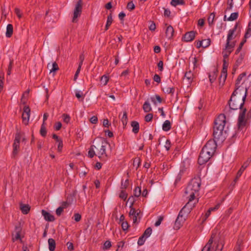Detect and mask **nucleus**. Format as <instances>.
Here are the masks:
<instances>
[{"mask_svg": "<svg viewBox=\"0 0 251 251\" xmlns=\"http://www.w3.org/2000/svg\"><path fill=\"white\" fill-rule=\"evenodd\" d=\"M88 152V156L92 158L95 155L97 156L101 161H105L107 158L106 149L108 142L103 138H98L94 140Z\"/></svg>", "mask_w": 251, "mask_h": 251, "instance_id": "nucleus-1", "label": "nucleus"}, {"mask_svg": "<svg viewBox=\"0 0 251 251\" xmlns=\"http://www.w3.org/2000/svg\"><path fill=\"white\" fill-rule=\"evenodd\" d=\"M240 100V99L234 96V94L232 95L228 103L231 110L240 109L238 119V126L239 129H242L246 126L245 114L247 112V109L243 107L245 100H242V101L241 102Z\"/></svg>", "mask_w": 251, "mask_h": 251, "instance_id": "nucleus-2", "label": "nucleus"}, {"mask_svg": "<svg viewBox=\"0 0 251 251\" xmlns=\"http://www.w3.org/2000/svg\"><path fill=\"white\" fill-rule=\"evenodd\" d=\"M201 184V179L199 177H195L191 179L185 190V195L188 201L189 205H194L198 202V200H196V195L198 194Z\"/></svg>", "mask_w": 251, "mask_h": 251, "instance_id": "nucleus-3", "label": "nucleus"}, {"mask_svg": "<svg viewBox=\"0 0 251 251\" xmlns=\"http://www.w3.org/2000/svg\"><path fill=\"white\" fill-rule=\"evenodd\" d=\"M226 123L225 114H221L215 120L213 135L217 141L223 142L226 138V132L224 130Z\"/></svg>", "mask_w": 251, "mask_h": 251, "instance_id": "nucleus-4", "label": "nucleus"}, {"mask_svg": "<svg viewBox=\"0 0 251 251\" xmlns=\"http://www.w3.org/2000/svg\"><path fill=\"white\" fill-rule=\"evenodd\" d=\"M193 208V205L189 206V203H186L181 209L175 223L174 228L175 229H179L185 221L186 216L184 215V214L190 213Z\"/></svg>", "mask_w": 251, "mask_h": 251, "instance_id": "nucleus-5", "label": "nucleus"}, {"mask_svg": "<svg viewBox=\"0 0 251 251\" xmlns=\"http://www.w3.org/2000/svg\"><path fill=\"white\" fill-rule=\"evenodd\" d=\"M236 29V26L233 29L229 30L227 35V41L225 50L223 51V57L226 58L228 57L231 52L233 51L235 46L234 42H230V41L234 38V32Z\"/></svg>", "mask_w": 251, "mask_h": 251, "instance_id": "nucleus-6", "label": "nucleus"}, {"mask_svg": "<svg viewBox=\"0 0 251 251\" xmlns=\"http://www.w3.org/2000/svg\"><path fill=\"white\" fill-rule=\"evenodd\" d=\"M247 93V89L245 87H236V88L232 95L234 94V96L240 99V101H242V100H245Z\"/></svg>", "mask_w": 251, "mask_h": 251, "instance_id": "nucleus-7", "label": "nucleus"}, {"mask_svg": "<svg viewBox=\"0 0 251 251\" xmlns=\"http://www.w3.org/2000/svg\"><path fill=\"white\" fill-rule=\"evenodd\" d=\"M83 2L82 0H79L75 4L73 12V23H76L77 18L80 16L82 10Z\"/></svg>", "mask_w": 251, "mask_h": 251, "instance_id": "nucleus-8", "label": "nucleus"}, {"mask_svg": "<svg viewBox=\"0 0 251 251\" xmlns=\"http://www.w3.org/2000/svg\"><path fill=\"white\" fill-rule=\"evenodd\" d=\"M216 147L217 145L215 141L209 140L203 147L202 150L212 156L216 151Z\"/></svg>", "mask_w": 251, "mask_h": 251, "instance_id": "nucleus-9", "label": "nucleus"}, {"mask_svg": "<svg viewBox=\"0 0 251 251\" xmlns=\"http://www.w3.org/2000/svg\"><path fill=\"white\" fill-rule=\"evenodd\" d=\"M23 133L20 131H17L15 134V137L14 142L13 145V154L14 155H16L19 150L20 148V141L22 137Z\"/></svg>", "mask_w": 251, "mask_h": 251, "instance_id": "nucleus-10", "label": "nucleus"}, {"mask_svg": "<svg viewBox=\"0 0 251 251\" xmlns=\"http://www.w3.org/2000/svg\"><path fill=\"white\" fill-rule=\"evenodd\" d=\"M212 155L207 153L202 149L198 158V163L200 165H202L206 163L211 157Z\"/></svg>", "mask_w": 251, "mask_h": 251, "instance_id": "nucleus-11", "label": "nucleus"}, {"mask_svg": "<svg viewBox=\"0 0 251 251\" xmlns=\"http://www.w3.org/2000/svg\"><path fill=\"white\" fill-rule=\"evenodd\" d=\"M30 109L29 107L27 106H25L22 117L23 123L25 125H27L28 124L30 117Z\"/></svg>", "mask_w": 251, "mask_h": 251, "instance_id": "nucleus-12", "label": "nucleus"}, {"mask_svg": "<svg viewBox=\"0 0 251 251\" xmlns=\"http://www.w3.org/2000/svg\"><path fill=\"white\" fill-rule=\"evenodd\" d=\"M196 32L194 31H191L186 33L184 36V40L186 42H191L193 41L196 36Z\"/></svg>", "mask_w": 251, "mask_h": 251, "instance_id": "nucleus-13", "label": "nucleus"}, {"mask_svg": "<svg viewBox=\"0 0 251 251\" xmlns=\"http://www.w3.org/2000/svg\"><path fill=\"white\" fill-rule=\"evenodd\" d=\"M216 233L213 232L211 234V237L209 240L208 243L206 245L203 247L201 251H211V246L213 243V239L216 237Z\"/></svg>", "mask_w": 251, "mask_h": 251, "instance_id": "nucleus-14", "label": "nucleus"}, {"mask_svg": "<svg viewBox=\"0 0 251 251\" xmlns=\"http://www.w3.org/2000/svg\"><path fill=\"white\" fill-rule=\"evenodd\" d=\"M194 79V75L191 71L186 72L183 78L184 81H185L188 84L191 83Z\"/></svg>", "mask_w": 251, "mask_h": 251, "instance_id": "nucleus-15", "label": "nucleus"}, {"mask_svg": "<svg viewBox=\"0 0 251 251\" xmlns=\"http://www.w3.org/2000/svg\"><path fill=\"white\" fill-rule=\"evenodd\" d=\"M165 25L166 26L165 31L166 36L167 38L170 39L172 38L174 35V28L171 25H168L167 24H165Z\"/></svg>", "mask_w": 251, "mask_h": 251, "instance_id": "nucleus-16", "label": "nucleus"}, {"mask_svg": "<svg viewBox=\"0 0 251 251\" xmlns=\"http://www.w3.org/2000/svg\"><path fill=\"white\" fill-rule=\"evenodd\" d=\"M42 214L44 216V219L47 221L52 222L55 220L53 215L44 210H42Z\"/></svg>", "mask_w": 251, "mask_h": 251, "instance_id": "nucleus-17", "label": "nucleus"}, {"mask_svg": "<svg viewBox=\"0 0 251 251\" xmlns=\"http://www.w3.org/2000/svg\"><path fill=\"white\" fill-rule=\"evenodd\" d=\"M245 75L246 74L245 73H242L238 76L236 81L235 87H245L243 86L244 81L242 80Z\"/></svg>", "mask_w": 251, "mask_h": 251, "instance_id": "nucleus-18", "label": "nucleus"}, {"mask_svg": "<svg viewBox=\"0 0 251 251\" xmlns=\"http://www.w3.org/2000/svg\"><path fill=\"white\" fill-rule=\"evenodd\" d=\"M49 249L50 251H54L56 244L55 240L52 238H50L48 239Z\"/></svg>", "mask_w": 251, "mask_h": 251, "instance_id": "nucleus-19", "label": "nucleus"}, {"mask_svg": "<svg viewBox=\"0 0 251 251\" xmlns=\"http://www.w3.org/2000/svg\"><path fill=\"white\" fill-rule=\"evenodd\" d=\"M20 209L24 214H27L30 209V207L28 204H22L20 205Z\"/></svg>", "mask_w": 251, "mask_h": 251, "instance_id": "nucleus-20", "label": "nucleus"}, {"mask_svg": "<svg viewBox=\"0 0 251 251\" xmlns=\"http://www.w3.org/2000/svg\"><path fill=\"white\" fill-rule=\"evenodd\" d=\"M21 230H22V229L20 226H15L16 233L13 238V240H17L20 239Z\"/></svg>", "mask_w": 251, "mask_h": 251, "instance_id": "nucleus-21", "label": "nucleus"}, {"mask_svg": "<svg viewBox=\"0 0 251 251\" xmlns=\"http://www.w3.org/2000/svg\"><path fill=\"white\" fill-rule=\"evenodd\" d=\"M131 126L132 127V132L134 133H137L139 130V123L136 121H132Z\"/></svg>", "mask_w": 251, "mask_h": 251, "instance_id": "nucleus-22", "label": "nucleus"}, {"mask_svg": "<svg viewBox=\"0 0 251 251\" xmlns=\"http://www.w3.org/2000/svg\"><path fill=\"white\" fill-rule=\"evenodd\" d=\"M227 76V73H221V75L219 77V85L223 86L224 85L225 82L226 80Z\"/></svg>", "mask_w": 251, "mask_h": 251, "instance_id": "nucleus-23", "label": "nucleus"}, {"mask_svg": "<svg viewBox=\"0 0 251 251\" xmlns=\"http://www.w3.org/2000/svg\"><path fill=\"white\" fill-rule=\"evenodd\" d=\"M143 109L145 112H149L151 111L152 108L148 101H145L143 105Z\"/></svg>", "mask_w": 251, "mask_h": 251, "instance_id": "nucleus-24", "label": "nucleus"}, {"mask_svg": "<svg viewBox=\"0 0 251 251\" xmlns=\"http://www.w3.org/2000/svg\"><path fill=\"white\" fill-rule=\"evenodd\" d=\"M171 128V122L169 120H166L162 126V129L164 131H167Z\"/></svg>", "mask_w": 251, "mask_h": 251, "instance_id": "nucleus-25", "label": "nucleus"}, {"mask_svg": "<svg viewBox=\"0 0 251 251\" xmlns=\"http://www.w3.org/2000/svg\"><path fill=\"white\" fill-rule=\"evenodd\" d=\"M13 33V25L11 24H8L6 27V36L7 37H10Z\"/></svg>", "mask_w": 251, "mask_h": 251, "instance_id": "nucleus-26", "label": "nucleus"}, {"mask_svg": "<svg viewBox=\"0 0 251 251\" xmlns=\"http://www.w3.org/2000/svg\"><path fill=\"white\" fill-rule=\"evenodd\" d=\"M112 22H113L112 16L111 14H110L107 16V22H106V24L105 27V30H107L108 29V28H109V26H110V25H111Z\"/></svg>", "mask_w": 251, "mask_h": 251, "instance_id": "nucleus-27", "label": "nucleus"}, {"mask_svg": "<svg viewBox=\"0 0 251 251\" xmlns=\"http://www.w3.org/2000/svg\"><path fill=\"white\" fill-rule=\"evenodd\" d=\"M251 161V159L250 158H248L247 160L243 163L240 169V170L242 171V172H244V170L247 168V167L249 165L250 162Z\"/></svg>", "mask_w": 251, "mask_h": 251, "instance_id": "nucleus-28", "label": "nucleus"}, {"mask_svg": "<svg viewBox=\"0 0 251 251\" xmlns=\"http://www.w3.org/2000/svg\"><path fill=\"white\" fill-rule=\"evenodd\" d=\"M109 81V77L106 75H103L101 77L100 82L103 86H105L107 84Z\"/></svg>", "mask_w": 251, "mask_h": 251, "instance_id": "nucleus-29", "label": "nucleus"}, {"mask_svg": "<svg viewBox=\"0 0 251 251\" xmlns=\"http://www.w3.org/2000/svg\"><path fill=\"white\" fill-rule=\"evenodd\" d=\"M121 121L123 123V125L126 126L127 123V112L125 111L123 113V115L121 118Z\"/></svg>", "mask_w": 251, "mask_h": 251, "instance_id": "nucleus-30", "label": "nucleus"}, {"mask_svg": "<svg viewBox=\"0 0 251 251\" xmlns=\"http://www.w3.org/2000/svg\"><path fill=\"white\" fill-rule=\"evenodd\" d=\"M40 133L43 137H45L46 136L47 130L44 123H43L41 125Z\"/></svg>", "mask_w": 251, "mask_h": 251, "instance_id": "nucleus-31", "label": "nucleus"}, {"mask_svg": "<svg viewBox=\"0 0 251 251\" xmlns=\"http://www.w3.org/2000/svg\"><path fill=\"white\" fill-rule=\"evenodd\" d=\"M163 90L165 93H167L168 94H173L175 91L174 87H170L168 86L164 87Z\"/></svg>", "mask_w": 251, "mask_h": 251, "instance_id": "nucleus-32", "label": "nucleus"}, {"mask_svg": "<svg viewBox=\"0 0 251 251\" xmlns=\"http://www.w3.org/2000/svg\"><path fill=\"white\" fill-rule=\"evenodd\" d=\"M151 232H152V229L151 227H148L144 231L142 236H143L144 237H145V238H147L151 235Z\"/></svg>", "mask_w": 251, "mask_h": 251, "instance_id": "nucleus-33", "label": "nucleus"}, {"mask_svg": "<svg viewBox=\"0 0 251 251\" xmlns=\"http://www.w3.org/2000/svg\"><path fill=\"white\" fill-rule=\"evenodd\" d=\"M184 1L183 0H172L171 4L174 6H176L178 4H183Z\"/></svg>", "mask_w": 251, "mask_h": 251, "instance_id": "nucleus-34", "label": "nucleus"}, {"mask_svg": "<svg viewBox=\"0 0 251 251\" xmlns=\"http://www.w3.org/2000/svg\"><path fill=\"white\" fill-rule=\"evenodd\" d=\"M141 194V189L140 187H136L134 190V196L136 197H139Z\"/></svg>", "mask_w": 251, "mask_h": 251, "instance_id": "nucleus-35", "label": "nucleus"}, {"mask_svg": "<svg viewBox=\"0 0 251 251\" xmlns=\"http://www.w3.org/2000/svg\"><path fill=\"white\" fill-rule=\"evenodd\" d=\"M151 100L152 102H153L155 104H156V100L159 102L161 103L162 102V99L161 97L158 95H156L155 97H151Z\"/></svg>", "mask_w": 251, "mask_h": 251, "instance_id": "nucleus-36", "label": "nucleus"}, {"mask_svg": "<svg viewBox=\"0 0 251 251\" xmlns=\"http://www.w3.org/2000/svg\"><path fill=\"white\" fill-rule=\"evenodd\" d=\"M202 48H206L208 47L210 45L211 43V41L210 39H206L202 40Z\"/></svg>", "mask_w": 251, "mask_h": 251, "instance_id": "nucleus-37", "label": "nucleus"}, {"mask_svg": "<svg viewBox=\"0 0 251 251\" xmlns=\"http://www.w3.org/2000/svg\"><path fill=\"white\" fill-rule=\"evenodd\" d=\"M238 13L237 12H234L231 13L230 17L228 18V21H232L237 19Z\"/></svg>", "mask_w": 251, "mask_h": 251, "instance_id": "nucleus-38", "label": "nucleus"}, {"mask_svg": "<svg viewBox=\"0 0 251 251\" xmlns=\"http://www.w3.org/2000/svg\"><path fill=\"white\" fill-rule=\"evenodd\" d=\"M215 16V15L214 13H211L210 15H209L208 18V22L209 25H211L213 24Z\"/></svg>", "mask_w": 251, "mask_h": 251, "instance_id": "nucleus-39", "label": "nucleus"}, {"mask_svg": "<svg viewBox=\"0 0 251 251\" xmlns=\"http://www.w3.org/2000/svg\"><path fill=\"white\" fill-rule=\"evenodd\" d=\"M4 74L0 75V93L2 91L3 88Z\"/></svg>", "mask_w": 251, "mask_h": 251, "instance_id": "nucleus-40", "label": "nucleus"}, {"mask_svg": "<svg viewBox=\"0 0 251 251\" xmlns=\"http://www.w3.org/2000/svg\"><path fill=\"white\" fill-rule=\"evenodd\" d=\"M62 118L63 119L64 122H65L66 124H68L70 121V116L67 114H63L62 115Z\"/></svg>", "mask_w": 251, "mask_h": 251, "instance_id": "nucleus-41", "label": "nucleus"}, {"mask_svg": "<svg viewBox=\"0 0 251 251\" xmlns=\"http://www.w3.org/2000/svg\"><path fill=\"white\" fill-rule=\"evenodd\" d=\"M52 68L50 70V73L55 72L59 70L57 64L54 62L51 65Z\"/></svg>", "mask_w": 251, "mask_h": 251, "instance_id": "nucleus-42", "label": "nucleus"}, {"mask_svg": "<svg viewBox=\"0 0 251 251\" xmlns=\"http://www.w3.org/2000/svg\"><path fill=\"white\" fill-rule=\"evenodd\" d=\"M127 194L124 190H122L119 195V197L125 201L127 198Z\"/></svg>", "mask_w": 251, "mask_h": 251, "instance_id": "nucleus-43", "label": "nucleus"}, {"mask_svg": "<svg viewBox=\"0 0 251 251\" xmlns=\"http://www.w3.org/2000/svg\"><path fill=\"white\" fill-rule=\"evenodd\" d=\"M133 165L137 169L140 165V159L139 158H135L133 160Z\"/></svg>", "mask_w": 251, "mask_h": 251, "instance_id": "nucleus-44", "label": "nucleus"}, {"mask_svg": "<svg viewBox=\"0 0 251 251\" xmlns=\"http://www.w3.org/2000/svg\"><path fill=\"white\" fill-rule=\"evenodd\" d=\"M13 60H11L9 63V64L8 67L7 72V75H9L11 74V70L13 67Z\"/></svg>", "mask_w": 251, "mask_h": 251, "instance_id": "nucleus-45", "label": "nucleus"}, {"mask_svg": "<svg viewBox=\"0 0 251 251\" xmlns=\"http://www.w3.org/2000/svg\"><path fill=\"white\" fill-rule=\"evenodd\" d=\"M251 34V22L249 24V28L245 35V38L246 39L248 38L250 35Z\"/></svg>", "mask_w": 251, "mask_h": 251, "instance_id": "nucleus-46", "label": "nucleus"}, {"mask_svg": "<svg viewBox=\"0 0 251 251\" xmlns=\"http://www.w3.org/2000/svg\"><path fill=\"white\" fill-rule=\"evenodd\" d=\"M126 7L128 10L131 11L135 8V5L133 2L131 1L128 2Z\"/></svg>", "mask_w": 251, "mask_h": 251, "instance_id": "nucleus-47", "label": "nucleus"}, {"mask_svg": "<svg viewBox=\"0 0 251 251\" xmlns=\"http://www.w3.org/2000/svg\"><path fill=\"white\" fill-rule=\"evenodd\" d=\"M153 118V115L151 113L148 114L145 117V120L147 122H149L151 121Z\"/></svg>", "mask_w": 251, "mask_h": 251, "instance_id": "nucleus-48", "label": "nucleus"}, {"mask_svg": "<svg viewBox=\"0 0 251 251\" xmlns=\"http://www.w3.org/2000/svg\"><path fill=\"white\" fill-rule=\"evenodd\" d=\"M144 238H145V237L142 235L139 238L137 243L139 246H142L144 244L145 241V239Z\"/></svg>", "mask_w": 251, "mask_h": 251, "instance_id": "nucleus-49", "label": "nucleus"}, {"mask_svg": "<svg viewBox=\"0 0 251 251\" xmlns=\"http://www.w3.org/2000/svg\"><path fill=\"white\" fill-rule=\"evenodd\" d=\"M111 246V242L109 241H106L105 242L103 245V250H107L109 249Z\"/></svg>", "mask_w": 251, "mask_h": 251, "instance_id": "nucleus-50", "label": "nucleus"}, {"mask_svg": "<svg viewBox=\"0 0 251 251\" xmlns=\"http://www.w3.org/2000/svg\"><path fill=\"white\" fill-rule=\"evenodd\" d=\"M121 226L122 227V229L124 230H126L128 229V224L127 222H123L121 224Z\"/></svg>", "mask_w": 251, "mask_h": 251, "instance_id": "nucleus-51", "label": "nucleus"}, {"mask_svg": "<svg viewBox=\"0 0 251 251\" xmlns=\"http://www.w3.org/2000/svg\"><path fill=\"white\" fill-rule=\"evenodd\" d=\"M58 145L57 147V151L58 152H61L62 151L63 149V142L61 140L60 141H59L58 142Z\"/></svg>", "mask_w": 251, "mask_h": 251, "instance_id": "nucleus-52", "label": "nucleus"}, {"mask_svg": "<svg viewBox=\"0 0 251 251\" xmlns=\"http://www.w3.org/2000/svg\"><path fill=\"white\" fill-rule=\"evenodd\" d=\"M15 12L19 19H21L22 17V14L19 8H15Z\"/></svg>", "mask_w": 251, "mask_h": 251, "instance_id": "nucleus-53", "label": "nucleus"}, {"mask_svg": "<svg viewBox=\"0 0 251 251\" xmlns=\"http://www.w3.org/2000/svg\"><path fill=\"white\" fill-rule=\"evenodd\" d=\"M74 219L76 222H78L80 221L81 218V216L79 213H75L74 214Z\"/></svg>", "mask_w": 251, "mask_h": 251, "instance_id": "nucleus-54", "label": "nucleus"}, {"mask_svg": "<svg viewBox=\"0 0 251 251\" xmlns=\"http://www.w3.org/2000/svg\"><path fill=\"white\" fill-rule=\"evenodd\" d=\"M246 42V39L244 41H242L239 45V46L238 47V48L236 50V52H235V53L236 54H237L242 49V47L244 44V43Z\"/></svg>", "mask_w": 251, "mask_h": 251, "instance_id": "nucleus-55", "label": "nucleus"}, {"mask_svg": "<svg viewBox=\"0 0 251 251\" xmlns=\"http://www.w3.org/2000/svg\"><path fill=\"white\" fill-rule=\"evenodd\" d=\"M140 211L139 212H137L135 209L133 208H131L130 210L129 213V216H133L134 214H139Z\"/></svg>", "mask_w": 251, "mask_h": 251, "instance_id": "nucleus-56", "label": "nucleus"}, {"mask_svg": "<svg viewBox=\"0 0 251 251\" xmlns=\"http://www.w3.org/2000/svg\"><path fill=\"white\" fill-rule=\"evenodd\" d=\"M242 241L241 240H238L237 242V245L235 248V251H240V245L242 244Z\"/></svg>", "mask_w": 251, "mask_h": 251, "instance_id": "nucleus-57", "label": "nucleus"}, {"mask_svg": "<svg viewBox=\"0 0 251 251\" xmlns=\"http://www.w3.org/2000/svg\"><path fill=\"white\" fill-rule=\"evenodd\" d=\"M164 147L167 151H169L171 147V142L170 140H167L165 142Z\"/></svg>", "mask_w": 251, "mask_h": 251, "instance_id": "nucleus-58", "label": "nucleus"}, {"mask_svg": "<svg viewBox=\"0 0 251 251\" xmlns=\"http://www.w3.org/2000/svg\"><path fill=\"white\" fill-rule=\"evenodd\" d=\"M139 214H134L133 215V216H129L130 218L132 220L133 223L135 224L137 223V217L138 216Z\"/></svg>", "mask_w": 251, "mask_h": 251, "instance_id": "nucleus-59", "label": "nucleus"}, {"mask_svg": "<svg viewBox=\"0 0 251 251\" xmlns=\"http://www.w3.org/2000/svg\"><path fill=\"white\" fill-rule=\"evenodd\" d=\"M164 15L165 17H169L171 15V11L169 9L164 8Z\"/></svg>", "mask_w": 251, "mask_h": 251, "instance_id": "nucleus-60", "label": "nucleus"}, {"mask_svg": "<svg viewBox=\"0 0 251 251\" xmlns=\"http://www.w3.org/2000/svg\"><path fill=\"white\" fill-rule=\"evenodd\" d=\"M216 75L214 73H213V74H212V75L210 74L209 75V78L210 81L211 83L213 82L216 79Z\"/></svg>", "mask_w": 251, "mask_h": 251, "instance_id": "nucleus-61", "label": "nucleus"}, {"mask_svg": "<svg viewBox=\"0 0 251 251\" xmlns=\"http://www.w3.org/2000/svg\"><path fill=\"white\" fill-rule=\"evenodd\" d=\"M63 208L60 206L58 207L56 210V214L57 216H60L63 211Z\"/></svg>", "mask_w": 251, "mask_h": 251, "instance_id": "nucleus-62", "label": "nucleus"}, {"mask_svg": "<svg viewBox=\"0 0 251 251\" xmlns=\"http://www.w3.org/2000/svg\"><path fill=\"white\" fill-rule=\"evenodd\" d=\"M90 121L91 123L95 124L98 122V118L95 116H92L90 118Z\"/></svg>", "mask_w": 251, "mask_h": 251, "instance_id": "nucleus-63", "label": "nucleus"}, {"mask_svg": "<svg viewBox=\"0 0 251 251\" xmlns=\"http://www.w3.org/2000/svg\"><path fill=\"white\" fill-rule=\"evenodd\" d=\"M153 80L154 81L160 83L161 81L160 77L159 75L155 74L153 76Z\"/></svg>", "mask_w": 251, "mask_h": 251, "instance_id": "nucleus-64", "label": "nucleus"}]
</instances>
